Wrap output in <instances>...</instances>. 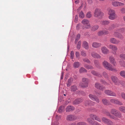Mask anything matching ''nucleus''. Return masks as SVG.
I'll list each match as a JSON object with an SVG mask.
<instances>
[{
  "instance_id": "1",
  "label": "nucleus",
  "mask_w": 125,
  "mask_h": 125,
  "mask_svg": "<svg viewBox=\"0 0 125 125\" xmlns=\"http://www.w3.org/2000/svg\"><path fill=\"white\" fill-rule=\"evenodd\" d=\"M125 31V29L124 28L117 29L114 31L113 35L120 40H122L123 38V36L121 34L118 32H123Z\"/></svg>"
},
{
  "instance_id": "2",
  "label": "nucleus",
  "mask_w": 125,
  "mask_h": 125,
  "mask_svg": "<svg viewBox=\"0 0 125 125\" xmlns=\"http://www.w3.org/2000/svg\"><path fill=\"white\" fill-rule=\"evenodd\" d=\"M102 64L104 67L108 70L115 72L117 71L116 68L113 67L111 64L106 61H104Z\"/></svg>"
},
{
  "instance_id": "3",
  "label": "nucleus",
  "mask_w": 125,
  "mask_h": 125,
  "mask_svg": "<svg viewBox=\"0 0 125 125\" xmlns=\"http://www.w3.org/2000/svg\"><path fill=\"white\" fill-rule=\"evenodd\" d=\"M104 15V13L100 9L96 8L95 9L94 14V17H98L99 19H101Z\"/></svg>"
},
{
  "instance_id": "4",
  "label": "nucleus",
  "mask_w": 125,
  "mask_h": 125,
  "mask_svg": "<svg viewBox=\"0 0 125 125\" xmlns=\"http://www.w3.org/2000/svg\"><path fill=\"white\" fill-rule=\"evenodd\" d=\"M82 81V83H80V86L83 88L87 87L89 81L88 79L85 78H83Z\"/></svg>"
},
{
  "instance_id": "5",
  "label": "nucleus",
  "mask_w": 125,
  "mask_h": 125,
  "mask_svg": "<svg viewBox=\"0 0 125 125\" xmlns=\"http://www.w3.org/2000/svg\"><path fill=\"white\" fill-rule=\"evenodd\" d=\"M110 112L117 117L120 118L122 117V114L121 113L115 108L111 109V110Z\"/></svg>"
},
{
  "instance_id": "6",
  "label": "nucleus",
  "mask_w": 125,
  "mask_h": 125,
  "mask_svg": "<svg viewBox=\"0 0 125 125\" xmlns=\"http://www.w3.org/2000/svg\"><path fill=\"white\" fill-rule=\"evenodd\" d=\"M82 23L84 25V27L86 29H88L91 27L89 21L87 19H84L83 20Z\"/></svg>"
},
{
  "instance_id": "7",
  "label": "nucleus",
  "mask_w": 125,
  "mask_h": 125,
  "mask_svg": "<svg viewBox=\"0 0 125 125\" xmlns=\"http://www.w3.org/2000/svg\"><path fill=\"white\" fill-rule=\"evenodd\" d=\"M108 48L112 50V53L114 55L117 54L116 51L118 48L117 46L114 45H109L108 47Z\"/></svg>"
},
{
  "instance_id": "8",
  "label": "nucleus",
  "mask_w": 125,
  "mask_h": 125,
  "mask_svg": "<svg viewBox=\"0 0 125 125\" xmlns=\"http://www.w3.org/2000/svg\"><path fill=\"white\" fill-rule=\"evenodd\" d=\"M111 78L112 80L115 84L118 85H119L120 81L117 77L114 75H112L111 76Z\"/></svg>"
},
{
  "instance_id": "9",
  "label": "nucleus",
  "mask_w": 125,
  "mask_h": 125,
  "mask_svg": "<svg viewBox=\"0 0 125 125\" xmlns=\"http://www.w3.org/2000/svg\"><path fill=\"white\" fill-rule=\"evenodd\" d=\"M77 118L76 116L74 115L70 114L67 116L66 120L68 121L75 120Z\"/></svg>"
},
{
  "instance_id": "10",
  "label": "nucleus",
  "mask_w": 125,
  "mask_h": 125,
  "mask_svg": "<svg viewBox=\"0 0 125 125\" xmlns=\"http://www.w3.org/2000/svg\"><path fill=\"white\" fill-rule=\"evenodd\" d=\"M110 103L112 104H116L120 105H122L123 104L122 102L119 101L118 100L114 99H112L110 100Z\"/></svg>"
},
{
  "instance_id": "11",
  "label": "nucleus",
  "mask_w": 125,
  "mask_h": 125,
  "mask_svg": "<svg viewBox=\"0 0 125 125\" xmlns=\"http://www.w3.org/2000/svg\"><path fill=\"white\" fill-rule=\"evenodd\" d=\"M109 32L106 30H101L97 32V35L99 36H101L103 35H106L109 33Z\"/></svg>"
},
{
  "instance_id": "12",
  "label": "nucleus",
  "mask_w": 125,
  "mask_h": 125,
  "mask_svg": "<svg viewBox=\"0 0 125 125\" xmlns=\"http://www.w3.org/2000/svg\"><path fill=\"white\" fill-rule=\"evenodd\" d=\"M112 5L115 7L124 6V4L118 1H112Z\"/></svg>"
},
{
  "instance_id": "13",
  "label": "nucleus",
  "mask_w": 125,
  "mask_h": 125,
  "mask_svg": "<svg viewBox=\"0 0 125 125\" xmlns=\"http://www.w3.org/2000/svg\"><path fill=\"white\" fill-rule=\"evenodd\" d=\"M109 59L110 61V62L114 66H116L117 63L114 57L112 56H110L109 57Z\"/></svg>"
},
{
  "instance_id": "14",
  "label": "nucleus",
  "mask_w": 125,
  "mask_h": 125,
  "mask_svg": "<svg viewBox=\"0 0 125 125\" xmlns=\"http://www.w3.org/2000/svg\"><path fill=\"white\" fill-rule=\"evenodd\" d=\"M91 55L93 57L95 58L100 59L101 58V56L99 54L94 51L91 52Z\"/></svg>"
},
{
  "instance_id": "15",
  "label": "nucleus",
  "mask_w": 125,
  "mask_h": 125,
  "mask_svg": "<svg viewBox=\"0 0 125 125\" xmlns=\"http://www.w3.org/2000/svg\"><path fill=\"white\" fill-rule=\"evenodd\" d=\"M94 86L97 89L101 90H103L105 89L104 87L101 85L100 83H96L95 84Z\"/></svg>"
},
{
  "instance_id": "16",
  "label": "nucleus",
  "mask_w": 125,
  "mask_h": 125,
  "mask_svg": "<svg viewBox=\"0 0 125 125\" xmlns=\"http://www.w3.org/2000/svg\"><path fill=\"white\" fill-rule=\"evenodd\" d=\"M89 98L91 100L95 101L96 103H99L100 101L99 98L96 96L92 94H90L89 95Z\"/></svg>"
},
{
  "instance_id": "17",
  "label": "nucleus",
  "mask_w": 125,
  "mask_h": 125,
  "mask_svg": "<svg viewBox=\"0 0 125 125\" xmlns=\"http://www.w3.org/2000/svg\"><path fill=\"white\" fill-rule=\"evenodd\" d=\"M104 92L105 94L110 96H116L115 93L109 90H105Z\"/></svg>"
},
{
  "instance_id": "18",
  "label": "nucleus",
  "mask_w": 125,
  "mask_h": 125,
  "mask_svg": "<svg viewBox=\"0 0 125 125\" xmlns=\"http://www.w3.org/2000/svg\"><path fill=\"white\" fill-rule=\"evenodd\" d=\"M120 26V25L117 23L112 24L109 27L108 30L109 31H111L115 28L119 27Z\"/></svg>"
},
{
  "instance_id": "19",
  "label": "nucleus",
  "mask_w": 125,
  "mask_h": 125,
  "mask_svg": "<svg viewBox=\"0 0 125 125\" xmlns=\"http://www.w3.org/2000/svg\"><path fill=\"white\" fill-rule=\"evenodd\" d=\"M101 50L102 52L104 54H107L109 52L108 49L104 46L101 47Z\"/></svg>"
},
{
  "instance_id": "20",
  "label": "nucleus",
  "mask_w": 125,
  "mask_h": 125,
  "mask_svg": "<svg viewBox=\"0 0 125 125\" xmlns=\"http://www.w3.org/2000/svg\"><path fill=\"white\" fill-rule=\"evenodd\" d=\"M87 121L89 123L93 125H101L99 124L96 121H93L91 118H88Z\"/></svg>"
},
{
  "instance_id": "21",
  "label": "nucleus",
  "mask_w": 125,
  "mask_h": 125,
  "mask_svg": "<svg viewBox=\"0 0 125 125\" xmlns=\"http://www.w3.org/2000/svg\"><path fill=\"white\" fill-rule=\"evenodd\" d=\"M101 46V44L99 43L94 42L92 43V46L94 48H97L100 47Z\"/></svg>"
},
{
  "instance_id": "22",
  "label": "nucleus",
  "mask_w": 125,
  "mask_h": 125,
  "mask_svg": "<svg viewBox=\"0 0 125 125\" xmlns=\"http://www.w3.org/2000/svg\"><path fill=\"white\" fill-rule=\"evenodd\" d=\"M75 109L74 107L71 105L68 106L66 108V111L67 112H71Z\"/></svg>"
},
{
  "instance_id": "23",
  "label": "nucleus",
  "mask_w": 125,
  "mask_h": 125,
  "mask_svg": "<svg viewBox=\"0 0 125 125\" xmlns=\"http://www.w3.org/2000/svg\"><path fill=\"white\" fill-rule=\"evenodd\" d=\"M110 41L111 43L115 44H118L119 42V41L117 40L115 38H111L110 39Z\"/></svg>"
},
{
  "instance_id": "24",
  "label": "nucleus",
  "mask_w": 125,
  "mask_h": 125,
  "mask_svg": "<svg viewBox=\"0 0 125 125\" xmlns=\"http://www.w3.org/2000/svg\"><path fill=\"white\" fill-rule=\"evenodd\" d=\"M94 104V102H92L90 100L86 101L85 103V105L86 106L93 105Z\"/></svg>"
},
{
  "instance_id": "25",
  "label": "nucleus",
  "mask_w": 125,
  "mask_h": 125,
  "mask_svg": "<svg viewBox=\"0 0 125 125\" xmlns=\"http://www.w3.org/2000/svg\"><path fill=\"white\" fill-rule=\"evenodd\" d=\"M82 101V99L81 98L77 99L74 101L73 104H77L81 103Z\"/></svg>"
},
{
  "instance_id": "26",
  "label": "nucleus",
  "mask_w": 125,
  "mask_h": 125,
  "mask_svg": "<svg viewBox=\"0 0 125 125\" xmlns=\"http://www.w3.org/2000/svg\"><path fill=\"white\" fill-rule=\"evenodd\" d=\"M83 47L86 49H88L89 48V46L88 42L86 41H84L83 42Z\"/></svg>"
},
{
  "instance_id": "27",
  "label": "nucleus",
  "mask_w": 125,
  "mask_h": 125,
  "mask_svg": "<svg viewBox=\"0 0 125 125\" xmlns=\"http://www.w3.org/2000/svg\"><path fill=\"white\" fill-rule=\"evenodd\" d=\"M110 22V21H109L107 20L102 21L100 22V24L102 25L106 26L109 24Z\"/></svg>"
},
{
  "instance_id": "28",
  "label": "nucleus",
  "mask_w": 125,
  "mask_h": 125,
  "mask_svg": "<svg viewBox=\"0 0 125 125\" xmlns=\"http://www.w3.org/2000/svg\"><path fill=\"white\" fill-rule=\"evenodd\" d=\"M99 28V26L96 25L93 26L91 28V30L93 31H95L97 30Z\"/></svg>"
},
{
  "instance_id": "29",
  "label": "nucleus",
  "mask_w": 125,
  "mask_h": 125,
  "mask_svg": "<svg viewBox=\"0 0 125 125\" xmlns=\"http://www.w3.org/2000/svg\"><path fill=\"white\" fill-rule=\"evenodd\" d=\"M102 101L103 104L105 105H109L110 104V103L106 99H103Z\"/></svg>"
},
{
  "instance_id": "30",
  "label": "nucleus",
  "mask_w": 125,
  "mask_h": 125,
  "mask_svg": "<svg viewBox=\"0 0 125 125\" xmlns=\"http://www.w3.org/2000/svg\"><path fill=\"white\" fill-rule=\"evenodd\" d=\"M118 110L122 112L125 113V107L124 106H121L119 107Z\"/></svg>"
},
{
  "instance_id": "31",
  "label": "nucleus",
  "mask_w": 125,
  "mask_h": 125,
  "mask_svg": "<svg viewBox=\"0 0 125 125\" xmlns=\"http://www.w3.org/2000/svg\"><path fill=\"white\" fill-rule=\"evenodd\" d=\"M109 15L108 16L109 18L111 20H114L116 18V16L115 14Z\"/></svg>"
},
{
  "instance_id": "32",
  "label": "nucleus",
  "mask_w": 125,
  "mask_h": 125,
  "mask_svg": "<svg viewBox=\"0 0 125 125\" xmlns=\"http://www.w3.org/2000/svg\"><path fill=\"white\" fill-rule=\"evenodd\" d=\"M105 114L106 115L110 118L113 119H114L115 118L114 116L111 115L109 112H106Z\"/></svg>"
},
{
  "instance_id": "33",
  "label": "nucleus",
  "mask_w": 125,
  "mask_h": 125,
  "mask_svg": "<svg viewBox=\"0 0 125 125\" xmlns=\"http://www.w3.org/2000/svg\"><path fill=\"white\" fill-rule=\"evenodd\" d=\"M73 66L74 68H78L80 65V63L78 62H75L73 64Z\"/></svg>"
},
{
  "instance_id": "34",
  "label": "nucleus",
  "mask_w": 125,
  "mask_h": 125,
  "mask_svg": "<svg viewBox=\"0 0 125 125\" xmlns=\"http://www.w3.org/2000/svg\"><path fill=\"white\" fill-rule=\"evenodd\" d=\"M109 119L103 117L102 118V121L104 123L107 124L108 121H109Z\"/></svg>"
},
{
  "instance_id": "35",
  "label": "nucleus",
  "mask_w": 125,
  "mask_h": 125,
  "mask_svg": "<svg viewBox=\"0 0 125 125\" xmlns=\"http://www.w3.org/2000/svg\"><path fill=\"white\" fill-rule=\"evenodd\" d=\"M77 89V86L76 85H72L70 88L71 91H72L74 92L76 91Z\"/></svg>"
},
{
  "instance_id": "36",
  "label": "nucleus",
  "mask_w": 125,
  "mask_h": 125,
  "mask_svg": "<svg viewBox=\"0 0 125 125\" xmlns=\"http://www.w3.org/2000/svg\"><path fill=\"white\" fill-rule=\"evenodd\" d=\"M108 14H115V11L113 9H110L108 10Z\"/></svg>"
},
{
  "instance_id": "37",
  "label": "nucleus",
  "mask_w": 125,
  "mask_h": 125,
  "mask_svg": "<svg viewBox=\"0 0 125 125\" xmlns=\"http://www.w3.org/2000/svg\"><path fill=\"white\" fill-rule=\"evenodd\" d=\"M72 80V78H70L68 79L67 83V86L68 87H69L71 85Z\"/></svg>"
},
{
  "instance_id": "38",
  "label": "nucleus",
  "mask_w": 125,
  "mask_h": 125,
  "mask_svg": "<svg viewBox=\"0 0 125 125\" xmlns=\"http://www.w3.org/2000/svg\"><path fill=\"white\" fill-rule=\"evenodd\" d=\"M92 73L94 75H96L99 77H101L102 75L100 74L97 73L96 72L94 71H92Z\"/></svg>"
},
{
  "instance_id": "39",
  "label": "nucleus",
  "mask_w": 125,
  "mask_h": 125,
  "mask_svg": "<svg viewBox=\"0 0 125 125\" xmlns=\"http://www.w3.org/2000/svg\"><path fill=\"white\" fill-rule=\"evenodd\" d=\"M92 16V12L90 11H89L87 13L86 15V17L88 18H89L91 17Z\"/></svg>"
},
{
  "instance_id": "40",
  "label": "nucleus",
  "mask_w": 125,
  "mask_h": 125,
  "mask_svg": "<svg viewBox=\"0 0 125 125\" xmlns=\"http://www.w3.org/2000/svg\"><path fill=\"white\" fill-rule=\"evenodd\" d=\"M79 71L80 73H82L83 72H87L86 70L83 67H81L80 68Z\"/></svg>"
},
{
  "instance_id": "41",
  "label": "nucleus",
  "mask_w": 125,
  "mask_h": 125,
  "mask_svg": "<svg viewBox=\"0 0 125 125\" xmlns=\"http://www.w3.org/2000/svg\"><path fill=\"white\" fill-rule=\"evenodd\" d=\"M120 75L122 77L125 78V71H122L120 73Z\"/></svg>"
},
{
  "instance_id": "42",
  "label": "nucleus",
  "mask_w": 125,
  "mask_h": 125,
  "mask_svg": "<svg viewBox=\"0 0 125 125\" xmlns=\"http://www.w3.org/2000/svg\"><path fill=\"white\" fill-rule=\"evenodd\" d=\"M84 13L82 11H81L79 13V17L82 18H84Z\"/></svg>"
},
{
  "instance_id": "43",
  "label": "nucleus",
  "mask_w": 125,
  "mask_h": 125,
  "mask_svg": "<svg viewBox=\"0 0 125 125\" xmlns=\"http://www.w3.org/2000/svg\"><path fill=\"white\" fill-rule=\"evenodd\" d=\"M81 54L83 57H85L86 56V54L85 51H82L81 52Z\"/></svg>"
},
{
  "instance_id": "44",
  "label": "nucleus",
  "mask_w": 125,
  "mask_h": 125,
  "mask_svg": "<svg viewBox=\"0 0 125 125\" xmlns=\"http://www.w3.org/2000/svg\"><path fill=\"white\" fill-rule=\"evenodd\" d=\"M80 34H78L76 38L75 39V43H76V42L78 41V40L80 38Z\"/></svg>"
},
{
  "instance_id": "45",
  "label": "nucleus",
  "mask_w": 125,
  "mask_h": 125,
  "mask_svg": "<svg viewBox=\"0 0 125 125\" xmlns=\"http://www.w3.org/2000/svg\"><path fill=\"white\" fill-rule=\"evenodd\" d=\"M85 67L87 69H92L93 68L92 66L90 65L86 64L85 65Z\"/></svg>"
},
{
  "instance_id": "46",
  "label": "nucleus",
  "mask_w": 125,
  "mask_h": 125,
  "mask_svg": "<svg viewBox=\"0 0 125 125\" xmlns=\"http://www.w3.org/2000/svg\"><path fill=\"white\" fill-rule=\"evenodd\" d=\"M83 61L84 62H86L88 63H90L91 62L90 61L86 58L83 59Z\"/></svg>"
},
{
  "instance_id": "47",
  "label": "nucleus",
  "mask_w": 125,
  "mask_h": 125,
  "mask_svg": "<svg viewBox=\"0 0 125 125\" xmlns=\"http://www.w3.org/2000/svg\"><path fill=\"white\" fill-rule=\"evenodd\" d=\"M95 65L96 67H98L99 66V64L98 61L97 60H95L94 61Z\"/></svg>"
},
{
  "instance_id": "48",
  "label": "nucleus",
  "mask_w": 125,
  "mask_h": 125,
  "mask_svg": "<svg viewBox=\"0 0 125 125\" xmlns=\"http://www.w3.org/2000/svg\"><path fill=\"white\" fill-rule=\"evenodd\" d=\"M81 42L79 41L78 43V44L77 46V48L78 50H79L81 48Z\"/></svg>"
},
{
  "instance_id": "49",
  "label": "nucleus",
  "mask_w": 125,
  "mask_h": 125,
  "mask_svg": "<svg viewBox=\"0 0 125 125\" xmlns=\"http://www.w3.org/2000/svg\"><path fill=\"white\" fill-rule=\"evenodd\" d=\"M119 57L121 59L125 60V54H122L119 55Z\"/></svg>"
},
{
  "instance_id": "50",
  "label": "nucleus",
  "mask_w": 125,
  "mask_h": 125,
  "mask_svg": "<svg viewBox=\"0 0 125 125\" xmlns=\"http://www.w3.org/2000/svg\"><path fill=\"white\" fill-rule=\"evenodd\" d=\"M94 119L99 122H101V119L98 117L96 115V116H95V118Z\"/></svg>"
},
{
  "instance_id": "51",
  "label": "nucleus",
  "mask_w": 125,
  "mask_h": 125,
  "mask_svg": "<svg viewBox=\"0 0 125 125\" xmlns=\"http://www.w3.org/2000/svg\"><path fill=\"white\" fill-rule=\"evenodd\" d=\"M64 109V107H63L61 106H60L59 109L58 111L60 113L62 112L63 111V110Z\"/></svg>"
},
{
  "instance_id": "52",
  "label": "nucleus",
  "mask_w": 125,
  "mask_h": 125,
  "mask_svg": "<svg viewBox=\"0 0 125 125\" xmlns=\"http://www.w3.org/2000/svg\"><path fill=\"white\" fill-rule=\"evenodd\" d=\"M121 96L122 99L125 100V93L124 92L122 93L121 94Z\"/></svg>"
},
{
  "instance_id": "53",
  "label": "nucleus",
  "mask_w": 125,
  "mask_h": 125,
  "mask_svg": "<svg viewBox=\"0 0 125 125\" xmlns=\"http://www.w3.org/2000/svg\"><path fill=\"white\" fill-rule=\"evenodd\" d=\"M103 75L104 77L106 78H108V76L107 74L106 73V72H104L103 73Z\"/></svg>"
},
{
  "instance_id": "54",
  "label": "nucleus",
  "mask_w": 125,
  "mask_h": 125,
  "mask_svg": "<svg viewBox=\"0 0 125 125\" xmlns=\"http://www.w3.org/2000/svg\"><path fill=\"white\" fill-rule=\"evenodd\" d=\"M74 56V52L72 51L71 53V59H73Z\"/></svg>"
},
{
  "instance_id": "55",
  "label": "nucleus",
  "mask_w": 125,
  "mask_h": 125,
  "mask_svg": "<svg viewBox=\"0 0 125 125\" xmlns=\"http://www.w3.org/2000/svg\"><path fill=\"white\" fill-rule=\"evenodd\" d=\"M121 12L123 13H125V8H123L121 10Z\"/></svg>"
},
{
  "instance_id": "56",
  "label": "nucleus",
  "mask_w": 125,
  "mask_h": 125,
  "mask_svg": "<svg viewBox=\"0 0 125 125\" xmlns=\"http://www.w3.org/2000/svg\"><path fill=\"white\" fill-rule=\"evenodd\" d=\"M96 115H94L92 114L90 115V118L93 119H94L95 118V116H96Z\"/></svg>"
},
{
  "instance_id": "57",
  "label": "nucleus",
  "mask_w": 125,
  "mask_h": 125,
  "mask_svg": "<svg viewBox=\"0 0 125 125\" xmlns=\"http://www.w3.org/2000/svg\"><path fill=\"white\" fill-rule=\"evenodd\" d=\"M75 54L76 58H78L80 55L79 52H75Z\"/></svg>"
},
{
  "instance_id": "58",
  "label": "nucleus",
  "mask_w": 125,
  "mask_h": 125,
  "mask_svg": "<svg viewBox=\"0 0 125 125\" xmlns=\"http://www.w3.org/2000/svg\"><path fill=\"white\" fill-rule=\"evenodd\" d=\"M107 124L108 125H113V123L110 120L108 121V123H107Z\"/></svg>"
},
{
  "instance_id": "59",
  "label": "nucleus",
  "mask_w": 125,
  "mask_h": 125,
  "mask_svg": "<svg viewBox=\"0 0 125 125\" xmlns=\"http://www.w3.org/2000/svg\"><path fill=\"white\" fill-rule=\"evenodd\" d=\"M119 63L122 66H123V62H124V61H119Z\"/></svg>"
},
{
  "instance_id": "60",
  "label": "nucleus",
  "mask_w": 125,
  "mask_h": 125,
  "mask_svg": "<svg viewBox=\"0 0 125 125\" xmlns=\"http://www.w3.org/2000/svg\"><path fill=\"white\" fill-rule=\"evenodd\" d=\"M78 20V17L77 15H76L74 21L75 22H77Z\"/></svg>"
},
{
  "instance_id": "61",
  "label": "nucleus",
  "mask_w": 125,
  "mask_h": 125,
  "mask_svg": "<svg viewBox=\"0 0 125 125\" xmlns=\"http://www.w3.org/2000/svg\"><path fill=\"white\" fill-rule=\"evenodd\" d=\"M101 82L104 84H105L107 83L104 80H101Z\"/></svg>"
},
{
  "instance_id": "62",
  "label": "nucleus",
  "mask_w": 125,
  "mask_h": 125,
  "mask_svg": "<svg viewBox=\"0 0 125 125\" xmlns=\"http://www.w3.org/2000/svg\"><path fill=\"white\" fill-rule=\"evenodd\" d=\"M80 24H78L76 26V29L77 30H79L80 27Z\"/></svg>"
},
{
  "instance_id": "63",
  "label": "nucleus",
  "mask_w": 125,
  "mask_h": 125,
  "mask_svg": "<svg viewBox=\"0 0 125 125\" xmlns=\"http://www.w3.org/2000/svg\"><path fill=\"white\" fill-rule=\"evenodd\" d=\"M88 2L89 3H91L92 2V0H88Z\"/></svg>"
},
{
  "instance_id": "64",
  "label": "nucleus",
  "mask_w": 125,
  "mask_h": 125,
  "mask_svg": "<svg viewBox=\"0 0 125 125\" xmlns=\"http://www.w3.org/2000/svg\"><path fill=\"white\" fill-rule=\"evenodd\" d=\"M76 124L75 123H71L69 125H76Z\"/></svg>"
}]
</instances>
